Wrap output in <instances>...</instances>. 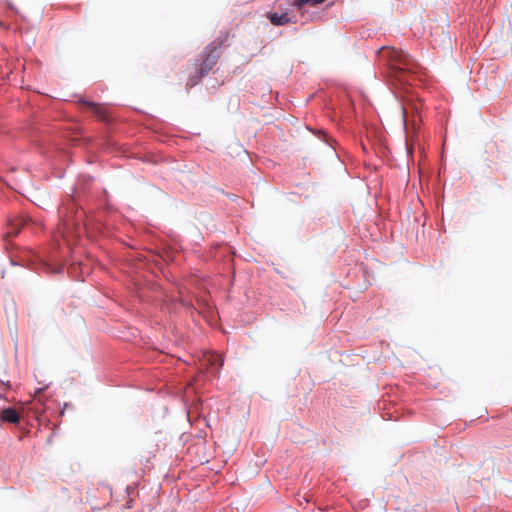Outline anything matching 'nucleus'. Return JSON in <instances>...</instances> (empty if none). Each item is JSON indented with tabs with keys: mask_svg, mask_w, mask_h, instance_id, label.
Masks as SVG:
<instances>
[{
	"mask_svg": "<svg viewBox=\"0 0 512 512\" xmlns=\"http://www.w3.org/2000/svg\"><path fill=\"white\" fill-rule=\"evenodd\" d=\"M379 57L386 62L391 77L400 83L410 84L420 68L416 60L400 49L385 46L379 49Z\"/></svg>",
	"mask_w": 512,
	"mask_h": 512,
	"instance_id": "f257e3e1",
	"label": "nucleus"
},
{
	"mask_svg": "<svg viewBox=\"0 0 512 512\" xmlns=\"http://www.w3.org/2000/svg\"><path fill=\"white\" fill-rule=\"evenodd\" d=\"M322 168L328 179L344 178L346 167L336 149V141L322 130Z\"/></svg>",
	"mask_w": 512,
	"mask_h": 512,
	"instance_id": "f03ea898",
	"label": "nucleus"
},
{
	"mask_svg": "<svg viewBox=\"0 0 512 512\" xmlns=\"http://www.w3.org/2000/svg\"><path fill=\"white\" fill-rule=\"evenodd\" d=\"M220 51L219 47L217 45H214L213 43L208 45L204 52L201 64L196 65V74L191 75L187 81V87L191 88L199 83L201 78L207 74L217 63L219 59Z\"/></svg>",
	"mask_w": 512,
	"mask_h": 512,
	"instance_id": "7ed1b4c3",
	"label": "nucleus"
},
{
	"mask_svg": "<svg viewBox=\"0 0 512 512\" xmlns=\"http://www.w3.org/2000/svg\"><path fill=\"white\" fill-rule=\"evenodd\" d=\"M31 224H36L34 221H32L30 218H27L25 216H18L14 217L9 221L7 232L5 236L11 237L16 236L20 229L25 226H29Z\"/></svg>",
	"mask_w": 512,
	"mask_h": 512,
	"instance_id": "20e7f679",
	"label": "nucleus"
},
{
	"mask_svg": "<svg viewBox=\"0 0 512 512\" xmlns=\"http://www.w3.org/2000/svg\"><path fill=\"white\" fill-rule=\"evenodd\" d=\"M20 419V414L14 407L5 408L0 412V420L2 422L18 424L20 422Z\"/></svg>",
	"mask_w": 512,
	"mask_h": 512,
	"instance_id": "39448f33",
	"label": "nucleus"
},
{
	"mask_svg": "<svg viewBox=\"0 0 512 512\" xmlns=\"http://www.w3.org/2000/svg\"><path fill=\"white\" fill-rule=\"evenodd\" d=\"M267 18L275 26H282L291 22L288 13L278 14L277 12H268Z\"/></svg>",
	"mask_w": 512,
	"mask_h": 512,
	"instance_id": "423d86ee",
	"label": "nucleus"
},
{
	"mask_svg": "<svg viewBox=\"0 0 512 512\" xmlns=\"http://www.w3.org/2000/svg\"><path fill=\"white\" fill-rule=\"evenodd\" d=\"M82 103L88 106L101 120L108 119L107 109L103 105L88 101H82Z\"/></svg>",
	"mask_w": 512,
	"mask_h": 512,
	"instance_id": "0eeeda50",
	"label": "nucleus"
},
{
	"mask_svg": "<svg viewBox=\"0 0 512 512\" xmlns=\"http://www.w3.org/2000/svg\"><path fill=\"white\" fill-rule=\"evenodd\" d=\"M208 361L212 366H217V368L223 365V360L220 355L212 353L208 356Z\"/></svg>",
	"mask_w": 512,
	"mask_h": 512,
	"instance_id": "6e6552de",
	"label": "nucleus"
},
{
	"mask_svg": "<svg viewBox=\"0 0 512 512\" xmlns=\"http://www.w3.org/2000/svg\"><path fill=\"white\" fill-rule=\"evenodd\" d=\"M312 2V0H294V5L298 8H301L303 5ZM320 0H313V4L319 3Z\"/></svg>",
	"mask_w": 512,
	"mask_h": 512,
	"instance_id": "1a4fd4ad",
	"label": "nucleus"
},
{
	"mask_svg": "<svg viewBox=\"0 0 512 512\" xmlns=\"http://www.w3.org/2000/svg\"><path fill=\"white\" fill-rule=\"evenodd\" d=\"M58 233H59L62 237H64V238H65V237H67L65 227H61V226H60V227L58 228Z\"/></svg>",
	"mask_w": 512,
	"mask_h": 512,
	"instance_id": "9d476101",
	"label": "nucleus"
},
{
	"mask_svg": "<svg viewBox=\"0 0 512 512\" xmlns=\"http://www.w3.org/2000/svg\"><path fill=\"white\" fill-rule=\"evenodd\" d=\"M402 115H403V119H404V122L406 121V117H407V110L406 108H402Z\"/></svg>",
	"mask_w": 512,
	"mask_h": 512,
	"instance_id": "9b49d317",
	"label": "nucleus"
},
{
	"mask_svg": "<svg viewBox=\"0 0 512 512\" xmlns=\"http://www.w3.org/2000/svg\"><path fill=\"white\" fill-rule=\"evenodd\" d=\"M324 2V0H322V3Z\"/></svg>",
	"mask_w": 512,
	"mask_h": 512,
	"instance_id": "f8f14e48",
	"label": "nucleus"
}]
</instances>
